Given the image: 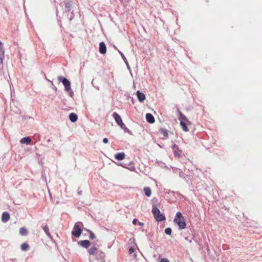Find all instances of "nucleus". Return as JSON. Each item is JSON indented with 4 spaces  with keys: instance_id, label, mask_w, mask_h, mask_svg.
I'll return each instance as SVG.
<instances>
[{
    "instance_id": "1",
    "label": "nucleus",
    "mask_w": 262,
    "mask_h": 262,
    "mask_svg": "<svg viewBox=\"0 0 262 262\" xmlns=\"http://www.w3.org/2000/svg\"><path fill=\"white\" fill-rule=\"evenodd\" d=\"M178 112L179 114V119L180 121V125L181 127L184 132H188L189 129L187 125H190L191 124L190 121L183 114H182V113L179 110H178Z\"/></svg>"
},
{
    "instance_id": "2",
    "label": "nucleus",
    "mask_w": 262,
    "mask_h": 262,
    "mask_svg": "<svg viewBox=\"0 0 262 262\" xmlns=\"http://www.w3.org/2000/svg\"><path fill=\"white\" fill-rule=\"evenodd\" d=\"M159 204H153L152 205V213L154 215V216L156 220L158 222H161L165 220L166 218L164 215L162 213H161L159 209L158 208L157 206H159Z\"/></svg>"
},
{
    "instance_id": "3",
    "label": "nucleus",
    "mask_w": 262,
    "mask_h": 262,
    "mask_svg": "<svg viewBox=\"0 0 262 262\" xmlns=\"http://www.w3.org/2000/svg\"><path fill=\"white\" fill-rule=\"evenodd\" d=\"M174 222L178 224L179 228L184 229L186 228V223L184 217L180 212L176 213V217L174 219Z\"/></svg>"
},
{
    "instance_id": "4",
    "label": "nucleus",
    "mask_w": 262,
    "mask_h": 262,
    "mask_svg": "<svg viewBox=\"0 0 262 262\" xmlns=\"http://www.w3.org/2000/svg\"><path fill=\"white\" fill-rule=\"evenodd\" d=\"M113 117L115 120L117 124L120 126L122 129H124L125 132H127L128 133L130 134L131 132L129 130L128 128L125 126V124L122 122L121 117L118 113L114 112L113 114Z\"/></svg>"
},
{
    "instance_id": "5",
    "label": "nucleus",
    "mask_w": 262,
    "mask_h": 262,
    "mask_svg": "<svg viewBox=\"0 0 262 262\" xmlns=\"http://www.w3.org/2000/svg\"><path fill=\"white\" fill-rule=\"evenodd\" d=\"M57 79L59 81L61 82L64 86V90L66 92H70L71 90V82L65 77L58 76Z\"/></svg>"
},
{
    "instance_id": "6",
    "label": "nucleus",
    "mask_w": 262,
    "mask_h": 262,
    "mask_svg": "<svg viewBox=\"0 0 262 262\" xmlns=\"http://www.w3.org/2000/svg\"><path fill=\"white\" fill-rule=\"evenodd\" d=\"M81 232L82 230L81 229L80 225L78 224V223H76L74 226L73 230L72 232V235L76 237H78L80 236Z\"/></svg>"
},
{
    "instance_id": "7",
    "label": "nucleus",
    "mask_w": 262,
    "mask_h": 262,
    "mask_svg": "<svg viewBox=\"0 0 262 262\" xmlns=\"http://www.w3.org/2000/svg\"><path fill=\"white\" fill-rule=\"evenodd\" d=\"M99 52L102 54H104L106 52V47L104 42L99 43Z\"/></svg>"
},
{
    "instance_id": "8",
    "label": "nucleus",
    "mask_w": 262,
    "mask_h": 262,
    "mask_svg": "<svg viewBox=\"0 0 262 262\" xmlns=\"http://www.w3.org/2000/svg\"><path fill=\"white\" fill-rule=\"evenodd\" d=\"M136 94L138 100L141 102H143L146 98L145 95L143 93H141L140 91H137Z\"/></svg>"
},
{
    "instance_id": "9",
    "label": "nucleus",
    "mask_w": 262,
    "mask_h": 262,
    "mask_svg": "<svg viewBox=\"0 0 262 262\" xmlns=\"http://www.w3.org/2000/svg\"><path fill=\"white\" fill-rule=\"evenodd\" d=\"M146 119L147 121L149 123H153L155 121L153 115L150 113H147L146 114Z\"/></svg>"
},
{
    "instance_id": "10",
    "label": "nucleus",
    "mask_w": 262,
    "mask_h": 262,
    "mask_svg": "<svg viewBox=\"0 0 262 262\" xmlns=\"http://www.w3.org/2000/svg\"><path fill=\"white\" fill-rule=\"evenodd\" d=\"M10 219L9 214L7 212H4L2 216V220L4 222H7Z\"/></svg>"
},
{
    "instance_id": "11",
    "label": "nucleus",
    "mask_w": 262,
    "mask_h": 262,
    "mask_svg": "<svg viewBox=\"0 0 262 262\" xmlns=\"http://www.w3.org/2000/svg\"><path fill=\"white\" fill-rule=\"evenodd\" d=\"M31 141V139L29 137H24L21 140L20 142L21 144H26L27 145H28L30 143Z\"/></svg>"
},
{
    "instance_id": "12",
    "label": "nucleus",
    "mask_w": 262,
    "mask_h": 262,
    "mask_svg": "<svg viewBox=\"0 0 262 262\" xmlns=\"http://www.w3.org/2000/svg\"><path fill=\"white\" fill-rule=\"evenodd\" d=\"M69 119L72 122H75L78 119V117L76 114L72 113L69 115Z\"/></svg>"
},
{
    "instance_id": "13",
    "label": "nucleus",
    "mask_w": 262,
    "mask_h": 262,
    "mask_svg": "<svg viewBox=\"0 0 262 262\" xmlns=\"http://www.w3.org/2000/svg\"><path fill=\"white\" fill-rule=\"evenodd\" d=\"M90 242L88 240L81 241L80 242V245L82 247L87 248L90 246Z\"/></svg>"
},
{
    "instance_id": "14",
    "label": "nucleus",
    "mask_w": 262,
    "mask_h": 262,
    "mask_svg": "<svg viewBox=\"0 0 262 262\" xmlns=\"http://www.w3.org/2000/svg\"><path fill=\"white\" fill-rule=\"evenodd\" d=\"M125 158V154L124 152H119L115 155V158L118 160H122Z\"/></svg>"
},
{
    "instance_id": "15",
    "label": "nucleus",
    "mask_w": 262,
    "mask_h": 262,
    "mask_svg": "<svg viewBox=\"0 0 262 262\" xmlns=\"http://www.w3.org/2000/svg\"><path fill=\"white\" fill-rule=\"evenodd\" d=\"M97 250L98 249L96 247L93 246L90 249L89 253L90 255H94L97 253Z\"/></svg>"
},
{
    "instance_id": "16",
    "label": "nucleus",
    "mask_w": 262,
    "mask_h": 262,
    "mask_svg": "<svg viewBox=\"0 0 262 262\" xmlns=\"http://www.w3.org/2000/svg\"><path fill=\"white\" fill-rule=\"evenodd\" d=\"M144 192L145 193V194L147 196H149L151 194V189L149 187H145L144 188Z\"/></svg>"
},
{
    "instance_id": "17",
    "label": "nucleus",
    "mask_w": 262,
    "mask_h": 262,
    "mask_svg": "<svg viewBox=\"0 0 262 262\" xmlns=\"http://www.w3.org/2000/svg\"><path fill=\"white\" fill-rule=\"evenodd\" d=\"M4 58V51L0 53V68H3V61Z\"/></svg>"
},
{
    "instance_id": "18",
    "label": "nucleus",
    "mask_w": 262,
    "mask_h": 262,
    "mask_svg": "<svg viewBox=\"0 0 262 262\" xmlns=\"http://www.w3.org/2000/svg\"><path fill=\"white\" fill-rule=\"evenodd\" d=\"M19 233L20 235L25 236L27 234V230L25 227H22L19 229Z\"/></svg>"
},
{
    "instance_id": "19",
    "label": "nucleus",
    "mask_w": 262,
    "mask_h": 262,
    "mask_svg": "<svg viewBox=\"0 0 262 262\" xmlns=\"http://www.w3.org/2000/svg\"><path fill=\"white\" fill-rule=\"evenodd\" d=\"M72 6L71 3L70 2H68L65 4V9L66 11L69 12L71 9V7Z\"/></svg>"
},
{
    "instance_id": "20",
    "label": "nucleus",
    "mask_w": 262,
    "mask_h": 262,
    "mask_svg": "<svg viewBox=\"0 0 262 262\" xmlns=\"http://www.w3.org/2000/svg\"><path fill=\"white\" fill-rule=\"evenodd\" d=\"M29 246L28 244L25 243L21 244V249L23 251H26L29 249Z\"/></svg>"
},
{
    "instance_id": "21",
    "label": "nucleus",
    "mask_w": 262,
    "mask_h": 262,
    "mask_svg": "<svg viewBox=\"0 0 262 262\" xmlns=\"http://www.w3.org/2000/svg\"><path fill=\"white\" fill-rule=\"evenodd\" d=\"M160 132H161V134H162L163 135V136L165 137H168V133H167V130L165 129V128H160Z\"/></svg>"
},
{
    "instance_id": "22",
    "label": "nucleus",
    "mask_w": 262,
    "mask_h": 262,
    "mask_svg": "<svg viewBox=\"0 0 262 262\" xmlns=\"http://www.w3.org/2000/svg\"><path fill=\"white\" fill-rule=\"evenodd\" d=\"M42 228H43V230L45 231V232H46V233L48 235L50 236V233H49V230L48 227L47 225H45V226H43L42 227Z\"/></svg>"
},
{
    "instance_id": "23",
    "label": "nucleus",
    "mask_w": 262,
    "mask_h": 262,
    "mask_svg": "<svg viewBox=\"0 0 262 262\" xmlns=\"http://www.w3.org/2000/svg\"><path fill=\"white\" fill-rule=\"evenodd\" d=\"M171 229L170 228H167L165 230V232L166 234L170 235L171 234Z\"/></svg>"
},
{
    "instance_id": "24",
    "label": "nucleus",
    "mask_w": 262,
    "mask_h": 262,
    "mask_svg": "<svg viewBox=\"0 0 262 262\" xmlns=\"http://www.w3.org/2000/svg\"><path fill=\"white\" fill-rule=\"evenodd\" d=\"M119 53L120 54L123 60H124V61L125 62V63H127V60L126 58V57H125V56L124 55V54L121 52H120V51H118Z\"/></svg>"
},
{
    "instance_id": "25",
    "label": "nucleus",
    "mask_w": 262,
    "mask_h": 262,
    "mask_svg": "<svg viewBox=\"0 0 262 262\" xmlns=\"http://www.w3.org/2000/svg\"><path fill=\"white\" fill-rule=\"evenodd\" d=\"M90 238L91 239H93L95 238V235L94 234V233L92 231L90 232Z\"/></svg>"
},
{
    "instance_id": "26",
    "label": "nucleus",
    "mask_w": 262,
    "mask_h": 262,
    "mask_svg": "<svg viewBox=\"0 0 262 262\" xmlns=\"http://www.w3.org/2000/svg\"><path fill=\"white\" fill-rule=\"evenodd\" d=\"M128 251H129V254H132L133 253H134V248H133L130 247V248H129V249Z\"/></svg>"
},
{
    "instance_id": "27",
    "label": "nucleus",
    "mask_w": 262,
    "mask_h": 262,
    "mask_svg": "<svg viewBox=\"0 0 262 262\" xmlns=\"http://www.w3.org/2000/svg\"><path fill=\"white\" fill-rule=\"evenodd\" d=\"M2 51H4L3 46L2 43L0 41V53H2Z\"/></svg>"
},
{
    "instance_id": "28",
    "label": "nucleus",
    "mask_w": 262,
    "mask_h": 262,
    "mask_svg": "<svg viewBox=\"0 0 262 262\" xmlns=\"http://www.w3.org/2000/svg\"><path fill=\"white\" fill-rule=\"evenodd\" d=\"M160 262H169L167 258H162Z\"/></svg>"
},
{
    "instance_id": "29",
    "label": "nucleus",
    "mask_w": 262,
    "mask_h": 262,
    "mask_svg": "<svg viewBox=\"0 0 262 262\" xmlns=\"http://www.w3.org/2000/svg\"><path fill=\"white\" fill-rule=\"evenodd\" d=\"M108 139H107V138H104V139H103V142L104 143H105V144H106V143H108Z\"/></svg>"
},
{
    "instance_id": "30",
    "label": "nucleus",
    "mask_w": 262,
    "mask_h": 262,
    "mask_svg": "<svg viewBox=\"0 0 262 262\" xmlns=\"http://www.w3.org/2000/svg\"><path fill=\"white\" fill-rule=\"evenodd\" d=\"M137 222H138V220H137V219H134V220H133V224L134 225H136V224H137Z\"/></svg>"
},
{
    "instance_id": "31",
    "label": "nucleus",
    "mask_w": 262,
    "mask_h": 262,
    "mask_svg": "<svg viewBox=\"0 0 262 262\" xmlns=\"http://www.w3.org/2000/svg\"><path fill=\"white\" fill-rule=\"evenodd\" d=\"M174 155L176 156H180V154H179L177 151L174 150Z\"/></svg>"
},
{
    "instance_id": "32",
    "label": "nucleus",
    "mask_w": 262,
    "mask_h": 262,
    "mask_svg": "<svg viewBox=\"0 0 262 262\" xmlns=\"http://www.w3.org/2000/svg\"><path fill=\"white\" fill-rule=\"evenodd\" d=\"M69 92L70 96L72 97L73 96V95H74V93L72 91H71L70 92Z\"/></svg>"
},
{
    "instance_id": "33",
    "label": "nucleus",
    "mask_w": 262,
    "mask_h": 262,
    "mask_svg": "<svg viewBox=\"0 0 262 262\" xmlns=\"http://www.w3.org/2000/svg\"><path fill=\"white\" fill-rule=\"evenodd\" d=\"M176 147H177V145L175 144H174L172 145V148L174 149Z\"/></svg>"
},
{
    "instance_id": "34",
    "label": "nucleus",
    "mask_w": 262,
    "mask_h": 262,
    "mask_svg": "<svg viewBox=\"0 0 262 262\" xmlns=\"http://www.w3.org/2000/svg\"><path fill=\"white\" fill-rule=\"evenodd\" d=\"M78 193L79 195H81L82 194V191H78Z\"/></svg>"
},
{
    "instance_id": "35",
    "label": "nucleus",
    "mask_w": 262,
    "mask_h": 262,
    "mask_svg": "<svg viewBox=\"0 0 262 262\" xmlns=\"http://www.w3.org/2000/svg\"><path fill=\"white\" fill-rule=\"evenodd\" d=\"M139 224L140 226H143V225H144V224H143V223H141V222H139Z\"/></svg>"
},
{
    "instance_id": "36",
    "label": "nucleus",
    "mask_w": 262,
    "mask_h": 262,
    "mask_svg": "<svg viewBox=\"0 0 262 262\" xmlns=\"http://www.w3.org/2000/svg\"><path fill=\"white\" fill-rule=\"evenodd\" d=\"M182 174H183V172H182L181 171H180V174H180V177H182Z\"/></svg>"
},
{
    "instance_id": "37",
    "label": "nucleus",
    "mask_w": 262,
    "mask_h": 262,
    "mask_svg": "<svg viewBox=\"0 0 262 262\" xmlns=\"http://www.w3.org/2000/svg\"><path fill=\"white\" fill-rule=\"evenodd\" d=\"M126 64L127 66L128 69H129V66L128 63L127 62V63H126Z\"/></svg>"
},
{
    "instance_id": "38",
    "label": "nucleus",
    "mask_w": 262,
    "mask_h": 262,
    "mask_svg": "<svg viewBox=\"0 0 262 262\" xmlns=\"http://www.w3.org/2000/svg\"><path fill=\"white\" fill-rule=\"evenodd\" d=\"M155 201H156V199H155H155H154L152 200V203L154 204V203H155Z\"/></svg>"
},
{
    "instance_id": "39",
    "label": "nucleus",
    "mask_w": 262,
    "mask_h": 262,
    "mask_svg": "<svg viewBox=\"0 0 262 262\" xmlns=\"http://www.w3.org/2000/svg\"><path fill=\"white\" fill-rule=\"evenodd\" d=\"M48 81L49 82H50L52 83V85H53V83L51 81H50V80H48Z\"/></svg>"
},
{
    "instance_id": "40",
    "label": "nucleus",
    "mask_w": 262,
    "mask_h": 262,
    "mask_svg": "<svg viewBox=\"0 0 262 262\" xmlns=\"http://www.w3.org/2000/svg\"><path fill=\"white\" fill-rule=\"evenodd\" d=\"M54 89V90H55V91H56V90H57V88H56V87H55Z\"/></svg>"
},
{
    "instance_id": "41",
    "label": "nucleus",
    "mask_w": 262,
    "mask_h": 262,
    "mask_svg": "<svg viewBox=\"0 0 262 262\" xmlns=\"http://www.w3.org/2000/svg\"><path fill=\"white\" fill-rule=\"evenodd\" d=\"M48 141V142H50V139H49V140H48V141Z\"/></svg>"
}]
</instances>
